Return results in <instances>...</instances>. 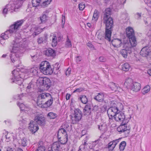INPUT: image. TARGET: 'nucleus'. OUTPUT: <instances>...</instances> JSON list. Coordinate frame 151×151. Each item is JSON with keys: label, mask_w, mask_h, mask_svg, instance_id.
Wrapping results in <instances>:
<instances>
[{"label": "nucleus", "mask_w": 151, "mask_h": 151, "mask_svg": "<svg viewBox=\"0 0 151 151\" xmlns=\"http://www.w3.org/2000/svg\"><path fill=\"white\" fill-rule=\"evenodd\" d=\"M25 94L24 93H22L20 95H17L14 96V98L16 99H21L22 97L24 96Z\"/></svg>", "instance_id": "09e8293b"}, {"label": "nucleus", "mask_w": 151, "mask_h": 151, "mask_svg": "<svg viewBox=\"0 0 151 151\" xmlns=\"http://www.w3.org/2000/svg\"><path fill=\"white\" fill-rule=\"evenodd\" d=\"M35 122L41 126H44L45 123V118L44 116L40 114L35 116L34 119Z\"/></svg>", "instance_id": "ddd939ff"}, {"label": "nucleus", "mask_w": 151, "mask_h": 151, "mask_svg": "<svg viewBox=\"0 0 151 151\" xmlns=\"http://www.w3.org/2000/svg\"><path fill=\"white\" fill-rule=\"evenodd\" d=\"M60 145L58 143L55 142L53 143L52 145L51 150H49L48 151H55L58 150L60 147Z\"/></svg>", "instance_id": "c85d7f7f"}, {"label": "nucleus", "mask_w": 151, "mask_h": 151, "mask_svg": "<svg viewBox=\"0 0 151 151\" xmlns=\"http://www.w3.org/2000/svg\"><path fill=\"white\" fill-rule=\"evenodd\" d=\"M91 107L90 105H86L85 106L83 110V114L85 116H88L91 113Z\"/></svg>", "instance_id": "aec40b11"}, {"label": "nucleus", "mask_w": 151, "mask_h": 151, "mask_svg": "<svg viewBox=\"0 0 151 151\" xmlns=\"http://www.w3.org/2000/svg\"><path fill=\"white\" fill-rule=\"evenodd\" d=\"M98 106H95L93 107V110H95L97 111L98 110Z\"/></svg>", "instance_id": "338daca9"}, {"label": "nucleus", "mask_w": 151, "mask_h": 151, "mask_svg": "<svg viewBox=\"0 0 151 151\" xmlns=\"http://www.w3.org/2000/svg\"><path fill=\"white\" fill-rule=\"evenodd\" d=\"M79 100L81 101L82 103L84 104H86L88 101L87 97L84 95H82L78 98Z\"/></svg>", "instance_id": "2f4dec72"}, {"label": "nucleus", "mask_w": 151, "mask_h": 151, "mask_svg": "<svg viewBox=\"0 0 151 151\" xmlns=\"http://www.w3.org/2000/svg\"><path fill=\"white\" fill-rule=\"evenodd\" d=\"M135 46L132 45L129 43L128 40H123L122 44L123 49L120 51V53L125 58L127 57V54L132 52V47Z\"/></svg>", "instance_id": "39448f33"}, {"label": "nucleus", "mask_w": 151, "mask_h": 151, "mask_svg": "<svg viewBox=\"0 0 151 151\" xmlns=\"http://www.w3.org/2000/svg\"><path fill=\"white\" fill-rule=\"evenodd\" d=\"M23 22L24 21L23 20L17 21L15 22L13 24L10 26L9 29L8 30L1 35V37L3 40L7 39L9 36L11 35V34L14 33L15 29L19 28L22 25Z\"/></svg>", "instance_id": "20e7f679"}, {"label": "nucleus", "mask_w": 151, "mask_h": 151, "mask_svg": "<svg viewBox=\"0 0 151 151\" xmlns=\"http://www.w3.org/2000/svg\"><path fill=\"white\" fill-rule=\"evenodd\" d=\"M6 7L8 8L9 11H10L11 10L14 11L15 9V6L14 4H8L6 5Z\"/></svg>", "instance_id": "e433bc0d"}, {"label": "nucleus", "mask_w": 151, "mask_h": 151, "mask_svg": "<svg viewBox=\"0 0 151 151\" xmlns=\"http://www.w3.org/2000/svg\"><path fill=\"white\" fill-rule=\"evenodd\" d=\"M62 16L63 17L62 20V26L63 27L64 25L65 24V16H64V15L63 14L62 15Z\"/></svg>", "instance_id": "13d9d810"}, {"label": "nucleus", "mask_w": 151, "mask_h": 151, "mask_svg": "<svg viewBox=\"0 0 151 151\" xmlns=\"http://www.w3.org/2000/svg\"><path fill=\"white\" fill-rule=\"evenodd\" d=\"M127 36L129 39L128 42L132 46H136L137 44L136 38L134 36V31L132 27H128L126 29Z\"/></svg>", "instance_id": "423d86ee"}, {"label": "nucleus", "mask_w": 151, "mask_h": 151, "mask_svg": "<svg viewBox=\"0 0 151 151\" xmlns=\"http://www.w3.org/2000/svg\"><path fill=\"white\" fill-rule=\"evenodd\" d=\"M39 82L40 85L44 87V89L48 90L50 87L51 82L50 79L47 77L40 78L37 80Z\"/></svg>", "instance_id": "9d476101"}, {"label": "nucleus", "mask_w": 151, "mask_h": 151, "mask_svg": "<svg viewBox=\"0 0 151 151\" xmlns=\"http://www.w3.org/2000/svg\"><path fill=\"white\" fill-rule=\"evenodd\" d=\"M29 72L32 75H37V71L34 68H31L30 69Z\"/></svg>", "instance_id": "49530a36"}, {"label": "nucleus", "mask_w": 151, "mask_h": 151, "mask_svg": "<svg viewBox=\"0 0 151 151\" xmlns=\"http://www.w3.org/2000/svg\"><path fill=\"white\" fill-rule=\"evenodd\" d=\"M45 147L44 145L43 142L42 141L39 142L36 151H45Z\"/></svg>", "instance_id": "a878e982"}, {"label": "nucleus", "mask_w": 151, "mask_h": 151, "mask_svg": "<svg viewBox=\"0 0 151 151\" xmlns=\"http://www.w3.org/2000/svg\"><path fill=\"white\" fill-rule=\"evenodd\" d=\"M27 141L25 138H23L21 139V143L22 146L25 147L27 145Z\"/></svg>", "instance_id": "c03bdc74"}, {"label": "nucleus", "mask_w": 151, "mask_h": 151, "mask_svg": "<svg viewBox=\"0 0 151 151\" xmlns=\"http://www.w3.org/2000/svg\"><path fill=\"white\" fill-rule=\"evenodd\" d=\"M133 83V80L131 78H127L125 80L123 87L125 88H130L131 89Z\"/></svg>", "instance_id": "a211bd4d"}, {"label": "nucleus", "mask_w": 151, "mask_h": 151, "mask_svg": "<svg viewBox=\"0 0 151 151\" xmlns=\"http://www.w3.org/2000/svg\"><path fill=\"white\" fill-rule=\"evenodd\" d=\"M40 97L38 96L37 99V103L39 106L40 105L42 106L43 104V102L45 101H44Z\"/></svg>", "instance_id": "4c0bfd02"}, {"label": "nucleus", "mask_w": 151, "mask_h": 151, "mask_svg": "<svg viewBox=\"0 0 151 151\" xmlns=\"http://www.w3.org/2000/svg\"><path fill=\"white\" fill-rule=\"evenodd\" d=\"M88 139V138L87 137H86L85 138L83 139V144L80 145L79 147V150L78 151H79V150L82 151L84 150H88L87 149V148L88 147V144L86 143Z\"/></svg>", "instance_id": "4be33fe9"}, {"label": "nucleus", "mask_w": 151, "mask_h": 151, "mask_svg": "<svg viewBox=\"0 0 151 151\" xmlns=\"http://www.w3.org/2000/svg\"><path fill=\"white\" fill-rule=\"evenodd\" d=\"M122 70L125 71H128L130 68V65L129 64L126 63L122 65Z\"/></svg>", "instance_id": "72a5a7b5"}, {"label": "nucleus", "mask_w": 151, "mask_h": 151, "mask_svg": "<svg viewBox=\"0 0 151 151\" xmlns=\"http://www.w3.org/2000/svg\"><path fill=\"white\" fill-rule=\"evenodd\" d=\"M99 17L98 13L97 10H95L93 13L92 19L96 21L97 20Z\"/></svg>", "instance_id": "58836bf2"}, {"label": "nucleus", "mask_w": 151, "mask_h": 151, "mask_svg": "<svg viewBox=\"0 0 151 151\" xmlns=\"http://www.w3.org/2000/svg\"><path fill=\"white\" fill-rule=\"evenodd\" d=\"M9 10L8 9V8L6 7V6L5 8L3 10V13L4 14H7V11H9Z\"/></svg>", "instance_id": "603ef678"}, {"label": "nucleus", "mask_w": 151, "mask_h": 151, "mask_svg": "<svg viewBox=\"0 0 151 151\" xmlns=\"http://www.w3.org/2000/svg\"><path fill=\"white\" fill-rule=\"evenodd\" d=\"M83 89L82 88H77L76 90L74 91L73 92H80L82 91Z\"/></svg>", "instance_id": "4d7b16f0"}, {"label": "nucleus", "mask_w": 151, "mask_h": 151, "mask_svg": "<svg viewBox=\"0 0 151 151\" xmlns=\"http://www.w3.org/2000/svg\"><path fill=\"white\" fill-rule=\"evenodd\" d=\"M119 111L118 108L116 106H111L108 109L107 112L109 117L110 121L113 118H114Z\"/></svg>", "instance_id": "9b49d317"}, {"label": "nucleus", "mask_w": 151, "mask_h": 151, "mask_svg": "<svg viewBox=\"0 0 151 151\" xmlns=\"http://www.w3.org/2000/svg\"><path fill=\"white\" fill-rule=\"evenodd\" d=\"M65 46L67 47H70L72 46L71 42L68 38V36L65 42Z\"/></svg>", "instance_id": "a19ab883"}, {"label": "nucleus", "mask_w": 151, "mask_h": 151, "mask_svg": "<svg viewBox=\"0 0 151 151\" xmlns=\"http://www.w3.org/2000/svg\"><path fill=\"white\" fill-rule=\"evenodd\" d=\"M82 60L81 58L80 57L78 56L76 57V60L77 63H78L81 61Z\"/></svg>", "instance_id": "5fc2aeb1"}, {"label": "nucleus", "mask_w": 151, "mask_h": 151, "mask_svg": "<svg viewBox=\"0 0 151 151\" xmlns=\"http://www.w3.org/2000/svg\"><path fill=\"white\" fill-rule=\"evenodd\" d=\"M47 17L46 15H45V14H42L41 16L40 17V19L41 21V23H45L47 20Z\"/></svg>", "instance_id": "473e14b6"}, {"label": "nucleus", "mask_w": 151, "mask_h": 151, "mask_svg": "<svg viewBox=\"0 0 151 151\" xmlns=\"http://www.w3.org/2000/svg\"><path fill=\"white\" fill-rule=\"evenodd\" d=\"M150 90V88L149 86H147L144 88L143 89L142 93L143 94H145L147 93Z\"/></svg>", "instance_id": "37998d69"}, {"label": "nucleus", "mask_w": 151, "mask_h": 151, "mask_svg": "<svg viewBox=\"0 0 151 151\" xmlns=\"http://www.w3.org/2000/svg\"><path fill=\"white\" fill-rule=\"evenodd\" d=\"M12 73L13 75V77L11 78L12 82L15 83L19 85H21L24 79L27 78L24 73H21L18 69L14 70Z\"/></svg>", "instance_id": "7ed1b4c3"}, {"label": "nucleus", "mask_w": 151, "mask_h": 151, "mask_svg": "<svg viewBox=\"0 0 151 151\" xmlns=\"http://www.w3.org/2000/svg\"><path fill=\"white\" fill-rule=\"evenodd\" d=\"M33 85L32 82H30L28 85L27 87L26 91L29 92L33 87Z\"/></svg>", "instance_id": "de8ad7c7"}, {"label": "nucleus", "mask_w": 151, "mask_h": 151, "mask_svg": "<svg viewBox=\"0 0 151 151\" xmlns=\"http://www.w3.org/2000/svg\"><path fill=\"white\" fill-rule=\"evenodd\" d=\"M62 38L60 33H57V35L55 34L52 38V45L53 47H55L57 44V41H59Z\"/></svg>", "instance_id": "4468645a"}, {"label": "nucleus", "mask_w": 151, "mask_h": 151, "mask_svg": "<svg viewBox=\"0 0 151 151\" xmlns=\"http://www.w3.org/2000/svg\"><path fill=\"white\" fill-rule=\"evenodd\" d=\"M47 116L50 119H54L57 117V115L52 112H50L47 114Z\"/></svg>", "instance_id": "f704fd0d"}, {"label": "nucleus", "mask_w": 151, "mask_h": 151, "mask_svg": "<svg viewBox=\"0 0 151 151\" xmlns=\"http://www.w3.org/2000/svg\"><path fill=\"white\" fill-rule=\"evenodd\" d=\"M45 54L48 57H54L55 55V52L52 49L49 48L45 51Z\"/></svg>", "instance_id": "393cba45"}, {"label": "nucleus", "mask_w": 151, "mask_h": 151, "mask_svg": "<svg viewBox=\"0 0 151 151\" xmlns=\"http://www.w3.org/2000/svg\"><path fill=\"white\" fill-rule=\"evenodd\" d=\"M131 116L129 117H127L125 116L123 112L120 111L114 117L115 121L119 122H124L125 120H128V121L130 119Z\"/></svg>", "instance_id": "f8f14e48"}, {"label": "nucleus", "mask_w": 151, "mask_h": 151, "mask_svg": "<svg viewBox=\"0 0 151 151\" xmlns=\"http://www.w3.org/2000/svg\"><path fill=\"white\" fill-rule=\"evenodd\" d=\"M40 97L41 98L42 100L45 101L47 100L49 98L51 97V95L49 93H42L40 94L38 96Z\"/></svg>", "instance_id": "bb28decb"}, {"label": "nucleus", "mask_w": 151, "mask_h": 151, "mask_svg": "<svg viewBox=\"0 0 151 151\" xmlns=\"http://www.w3.org/2000/svg\"><path fill=\"white\" fill-rule=\"evenodd\" d=\"M47 35L45 36L44 38L41 37L37 39V42L39 44H41L43 42L44 40L47 41Z\"/></svg>", "instance_id": "79ce46f5"}, {"label": "nucleus", "mask_w": 151, "mask_h": 151, "mask_svg": "<svg viewBox=\"0 0 151 151\" xmlns=\"http://www.w3.org/2000/svg\"><path fill=\"white\" fill-rule=\"evenodd\" d=\"M70 95L69 94H67L66 96V99L67 100H68L70 99Z\"/></svg>", "instance_id": "69168bd1"}, {"label": "nucleus", "mask_w": 151, "mask_h": 151, "mask_svg": "<svg viewBox=\"0 0 151 151\" xmlns=\"http://www.w3.org/2000/svg\"><path fill=\"white\" fill-rule=\"evenodd\" d=\"M99 60L100 62H104L106 60L105 59L103 56H101L99 57Z\"/></svg>", "instance_id": "6e6d98bb"}, {"label": "nucleus", "mask_w": 151, "mask_h": 151, "mask_svg": "<svg viewBox=\"0 0 151 151\" xmlns=\"http://www.w3.org/2000/svg\"><path fill=\"white\" fill-rule=\"evenodd\" d=\"M71 73V69L68 68L66 71V76H69Z\"/></svg>", "instance_id": "bf43d9fd"}, {"label": "nucleus", "mask_w": 151, "mask_h": 151, "mask_svg": "<svg viewBox=\"0 0 151 151\" xmlns=\"http://www.w3.org/2000/svg\"><path fill=\"white\" fill-rule=\"evenodd\" d=\"M48 66H50V63L47 61L42 62L40 64V70H43Z\"/></svg>", "instance_id": "cd10ccee"}, {"label": "nucleus", "mask_w": 151, "mask_h": 151, "mask_svg": "<svg viewBox=\"0 0 151 151\" xmlns=\"http://www.w3.org/2000/svg\"><path fill=\"white\" fill-rule=\"evenodd\" d=\"M94 99L99 102H101L104 100V96L102 93H99L95 97Z\"/></svg>", "instance_id": "c756f323"}, {"label": "nucleus", "mask_w": 151, "mask_h": 151, "mask_svg": "<svg viewBox=\"0 0 151 151\" xmlns=\"http://www.w3.org/2000/svg\"><path fill=\"white\" fill-rule=\"evenodd\" d=\"M70 111L73 114L72 118V123L73 124H76L81 119L83 115L82 112L78 108H74L73 110L72 108H71Z\"/></svg>", "instance_id": "0eeeda50"}, {"label": "nucleus", "mask_w": 151, "mask_h": 151, "mask_svg": "<svg viewBox=\"0 0 151 151\" xmlns=\"http://www.w3.org/2000/svg\"><path fill=\"white\" fill-rule=\"evenodd\" d=\"M58 140L61 141V143L66 144L68 141V135L67 132L64 128L60 129L57 133Z\"/></svg>", "instance_id": "6e6552de"}, {"label": "nucleus", "mask_w": 151, "mask_h": 151, "mask_svg": "<svg viewBox=\"0 0 151 151\" xmlns=\"http://www.w3.org/2000/svg\"><path fill=\"white\" fill-rule=\"evenodd\" d=\"M85 7V5L83 3H80L78 5V8L80 10H83Z\"/></svg>", "instance_id": "8fccbe9b"}, {"label": "nucleus", "mask_w": 151, "mask_h": 151, "mask_svg": "<svg viewBox=\"0 0 151 151\" xmlns=\"http://www.w3.org/2000/svg\"><path fill=\"white\" fill-rule=\"evenodd\" d=\"M40 0H32V5L34 7H36L39 5Z\"/></svg>", "instance_id": "ea45409f"}, {"label": "nucleus", "mask_w": 151, "mask_h": 151, "mask_svg": "<svg viewBox=\"0 0 151 151\" xmlns=\"http://www.w3.org/2000/svg\"><path fill=\"white\" fill-rule=\"evenodd\" d=\"M141 88V85L139 83L137 82H134L131 89L133 91L137 92L139 91Z\"/></svg>", "instance_id": "412c9836"}, {"label": "nucleus", "mask_w": 151, "mask_h": 151, "mask_svg": "<svg viewBox=\"0 0 151 151\" xmlns=\"http://www.w3.org/2000/svg\"><path fill=\"white\" fill-rule=\"evenodd\" d=\"M135 15H137V17L138 19H139L141 17V13H137Z\"/></svg>", "instance_id": "052dcab7"}, {"label": "nucleus", "mask_w": 151, "mask_h": 151, "mask_svg": "<svg viewBox=\"0 0 151 151\" xmlns=\"http://www.w3.org/2000/svg\"><path fill=\"white\" fill-rule=\"evenodd\" d=\"M109 86L111 89L114 91H116L117 90H119V89H120V88L118 87L116 84L113 82H111L109 83Z\"/></svg>", "instance_id": "7c9ffc66"}, {"label": "nucleus", "mask_w": 151, "mask_h": 151, "mask_svg": "<svg viewBox=\"0 0 151 151\" xmlns=\"http://www.w3.org/2000/svg\"><path fill=\"white\" fill-rule=\"evenodd\" d=\"M124 122H122L121 124L117 128V131L120 133H123L124 136L126 137L128 136L130 131L129 127H127V124L128 122V120H125Z\"/></svg>", "instance_id": "1a4fd4ad"}, {"label": "nucleus", "mask_w": 151, "mask_h": 151, "mask_svg": "<svg viewBox=\"0 0 151 151\" xmlns=\"http://www.w3.org/2000/svg\"><path fill=\"white\" fill-rule=\"evenodd\" d=\"M19 39H16L12 42V49L10 55V58L11 62L16 64L17 66V64H19L20 63L19 60L20 52L19 50V47L20 46V44Z\"/></svg>", "instance_id": "f03ea898"}, {"label": "nucleus", "mask_w": 151, "mask_h": 151, "mask_svg": "<svg viewBox=\"0 0 151 151\" xmlns=\"http://www.w3.org/2000/svg\"><path fill=\"white\" fill-rule=\"evenodd\" d=\"M111 12V9H106L103 17V23L105 24L106 25L105 39L109 41H111V37L113 26V19L110 17Z\"/></svg>", "instance_id": "f257e3e1"}, {"label": "nucleus", "mask_w": 151, "mask_h": 151, "mask_svg": "<svg viewBox=\"0 0 151 151\" xmlns=\"http://www.w3.org/2000/svg\"><path fill=\"white\" fill-rule=\"evenodd\" d=\"M126 145V143L125 141H123L119 145V149L120 150L123 151L124 150Z\"/></svg>", "instance_id": "c9c22d12"}, {"label": "nucleus", "mask_w": 151, "mask_h": 151, "mask_svg": "<svg viewBox=\"0 0 151 151\" xmlns=\"http://www.w3.org/2000/svg\"><path fill=\"white\" fill-rule=\"evenodd\" d=\"M98 129L100 130H103L104 129V126L103 125V124H100V125H98Z\"/></svg>", "instance_id": "3c124183"}, {"label": "nucleus", "mask_w": 151, "mask_h": 151, "mask_svg": "<svg viewBox=\"0 0 151 151\" xmlns=\"http://www.w3.org/2000/svg\"><path fill=\"white\" fill-rule=\"evenodd\" d=\"M28 128L31 132L35 133L38 130L39 127L35 122L31 121L29 124Z\"/></svg>", "instance_id": "2eb2a0df"}, {"label": "nucleus", "mask_w": 151, "mask_h": 151, "mask_svg": "<svg viewBox=\"0 0 151 151\" xmlns=\"http://www.w3.org/2000/svg\"><path fill=\"white\" fill-rule=\"evenodd\" d=\"M47 101L44 103L43 104L40 106L42 107L47 108L50 106L52 104L53 99L51 96V98H49L47 99Z\"/></svg>", "instance_id": "5701e85b"}, {"label": "nucleus", "mask_w": 151, "mask_h": 151, "mask_svg": "<svg viewBox=\"0 0 151 151\" xmlns=\"http://www.w3.org/2000/svg\"><path fill=\"white\" fill-rule=\"evenodd\" d=\"M94 147H93V146H89V148L90 149H91L93 150H94L95 151H98V150H95L94 149Z\"/></svg>", "instance_id": "0e129e2a"}, {"label": "nucleus", "mask_w": 151, "mask_h": 151, "mask_svg": "<svg viewBox=\"0 0 151 151\" xmlns=\"http://www.w3.org/2000/svg\"><path fill=\"white\" fill-rule=\"evenodd\" d=\"M45 75H50L53 72V70L51 68V66H48L43 70H40Z\"/></svg>", "instance_id": "b1692460"}, {"label": "nucleus", "mask_w": 151, "mask_h": 151, "mask_svg": "<svg viewBox=\"0 0 151 151\" xmlns=\"http://www.w3.org/2000/svg\"><path fill=\"white\" fill-rule=\"evenodd\" d=\"M147 73L150 75L151 76V69H149L147 70Z\"/></svg>", "instance_id": "774afa93"}, {"label": "nucleus", "mask_w": 151, "mask_h": 151, "mask_svg": "<svg viewBox=\"0 0 151 151\" xmlns=\"http://www.w3.org/2000/svg\"><path fill=\"white\" fill-rule=\"evenodd\" d=\"M140 54L143 57L148 56L151 58V55H150V50L148 46H145L143 47L140 52Z\"/></svg>", "instance_id": "dca6fc26"}, {"label": "nucleus", "mask_w": 151, "mask_h": 151, "mask_svg": "<svg viewBox=\"0 0 151 151\" xmlns=\"http://www.w3.org/2000/svg\"><path fill=\"white\" fill-rule=\"evenodd\" d=\"M49 12V11L48 10H46L43 13V14H45V15H47L48 14Z\"/></svg>", "instance_id": "680f3d73"}, {"label": "nucleus", "mask_w": 151, "mask_h": 151, "mask_svg": "<svg viewBox=\"0 0 151 151\" xmlns=\"http://www.w3.org/2000/svg\"><path fill=\"white\" fill-rule=\"evenodd\" d=\"M126 0H117V2L119 4H124L126 1Z\"/></svg>", "instance_id": "864d4df0"}, {"label": "nucleus", "mask_w": 151, "mask_h": 151, "mask_svg": "<svg viewBox=\"0 0 151 151\" xmlns=\"http://www.w3.org/2000/svg\"><path fill=\"white\" fill-rule=\"evenodd\" d=\"M123 42L120 39H114L111 40V43L114 47L118 48L122 45Z\"/></svg>", "instance_id": "f3484780"}, {"label": "nucleus", "mask_w": 151, "mask_h": 151, "mask_svg": "<svg viewBox=\"0 0 151 151\" xmlns=\"http://www.w3.org/2000/svg\"><path fill=\"white\" fill-rule=\"evenodd\" d=\"M52 0H48L47 1H44L41 5V6L43 7L46 6L49 4L52 1Z\"/></svg>", "instance_id": "a18cd8bd"}, {"label": "nucleus", "mask_w": 151, "mask_h": 151, "mask_svg": "<svg viewBox=\"0 0 151 151\" xmlns=\"http://www.w3.org/2000/svg\"><path fill=\"white\" fill-rule=\"evenodd\" d=\"M87 45L88 46L90 47L91 48L93 47V45H92V44L91 43V42H88L87 43Z\"/></svg>", "instance_id": "e2e57ef3"}, {"label": "nucleus", "mask_w": 151, "mask_h": 151, "mask_svg": "<svg viewBox=\"0 0 151 151\" xmlns=\"http://www.w3.org/2000/svg\"><path fill=\"white\" fill-rule=\"evenodd\" d=\"M120 139H116L109 142L108 145L107 147L110 150H113L117 144L119 142Z\"/></svg>", "instance_id": "6ab92c4d"}]
</instances>
